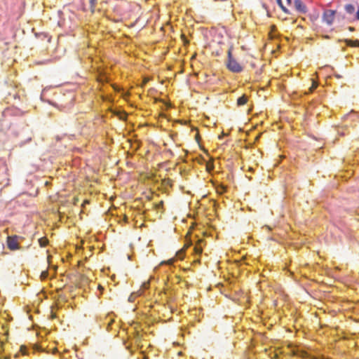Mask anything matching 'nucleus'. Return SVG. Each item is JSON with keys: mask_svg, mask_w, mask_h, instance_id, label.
Here are the masks:
<instances>
[{"mask_svg": "<svg viewBox=\"0 0 359 359\" xmlns=\"http://www.w3.org/2000/svg\"><path fill=\"white\" fill-rule=\"evenodd\" d=\"M344 9L348 14H353L355 11L354 5L351 4L345 5Z\"/></svg>", "mask_w": 359, "mask_h": 359, "instance_id": "f8f14e48", "label": "nucleus"}, {"mask_svg": "<svg viewBox=\"0 0 359 359\" xmlns=\"http://www.w3.org/2000/svg\"><path fill=\"white\" fill-rule=\"evenodd\" d=\"M336 76H337V78H340V77H341V76H340L339 75H338V74H337V75H336Z\"/></svg>", "mask_w": 359, "mask_h": 359, "instance_id": "7c9ffc66", "label": "nucleus"}, {"mask_svg": "<svg viewBox=\"0 0 359 359\" xmlns=\"http://www.w3.org/2000/svg\"><path fill=\"white\" fill-rule=\"evenodd\" d=\"M248 97L246 95H243L237 99L238 106H243L247 103Z\"/></svg>", "mask_w": 359, "mask_h": 359, "instance_id": "9d476101", "label": "nucleus"}, {"mask_svg": "<svg viewBox=\"0 0 359 359\" xmlns=\"http://www.w3.org/2000/svg\"><path fill=\"white\" fill-rule=\"evenodd\" d=\"M150 287V283L149 281L144 282L141 285V290H142V292L144 291L148 290Z\"/></svg>", "mask_w": 359, "mask_h": 359, "instance_id": "ddd939ff", "label": "nucleus"}, {"mask_svg": "<svg viewBox=\"0 0 359 359\" xmlns=\"http://www.w3.org/2000/svg\"><path fill=\"white\" fill-rule=\"evenodd\" d=\"M176 257L178 259H183L184 257V252L183 250L178 251L176 253Z\"/></svg>", "mask_w": 359, "mask_h": 359, "instance_id": "dca6fc26", "label": "nucleus"}, {"mask_svg": "<svg viewBox=\"0 0 359 359\" xmlns=\"http://www.w3.org/2000/svg\"><path fill=\"white\" fill-rule=\"evenodd\" d=\"M293 6L297 12L300 14H305L307 13V8L306 5L301 0H294Z\"/></svg>", "mask_w": 359, "mask_h": 359, "instance_id": "39448f33", "label": "nucleus"}, {"mask_svg": "<svg viewBox=\"0 0 359 359\" xmlns=\"http://www.w3.org/2000/svg\"><path fill=\"white\" fill-rule=\"evenodd\" d=\"M163 202H161V204L158 205V206L162 205Z\"/></svg>", "mask_w": 359, "mask_h": 359, "instance_id": "2f4dec72", "label": "nucleus"}, {"mask_svg": "<svg viewBox=\"0 0 359 359\" xmlns=\"http://www.w3.org/2000/svg\"><path fill=\"white\" fill-rule=\"evenodd\" d=\"M286 1L288 5H292V0H286Z\"/></svg>", "mask_w": 359, "mask_h": 359, "instance_id": "a878e982", "label": "nucleus"}, {"mask_svg": "<svg viewBox=\"0 0 359 359\" xmlns=\"http://www.w3.org/2000/svg\"><path fill=\"white\" fill-rule=\"evenodd\" d=\"M203 243V240L201 238H198L197 243L194 245V251L196 255H201L203 252V246L202 243Z\"/></svg>", "mask_w": 359, "mask_h": 359, "instance_id": "6e6552de", "label": "nucleus"}, {"mask_svg": "<svg viewBox=\"0 0 359 359\" xmlns=\"http://www.w3.org/2000/svg\"><path fill=\"white\" fill-rule=\"evenodd\" d=\"M182 40L184 44L189 43V41L185 36H182Z\"/></svg>", "mask_w": 359, "mask_h": 359, "instance_id": "412c9836", "label": "nucleus"}, {"mask_svg": "<svg viewBox=\"0 0 359 359\" xmlns=\"http://www.w3.org/2000/svg\"><path fill=\"white\" fill-rule=\"evenodd\" d=\"M109 110L112 113L114 116H117L119 120L123 121H126L128 114L124 110L119 111L112 109H109Z\"/></svg>", "mask_w": 359, "mask_h": 359, "instance_id": "423d86ee", "label": "nucleus"}, {"mask_svg": "<svg viewBox=\"0 0 359 359\" xmlns=\"http://www.w3.org/2000/svg\"><path fill=\"white\" fill-rule=\"evenodd\" d=\"M13 98H14L15 100H16V99H18V98H19V97H18V95L17 94H14V95H13Z\"/></svg>", "mask_w": 359, "mask_h": 359, "instance_id": "bb28decb", "label": "nucleus"}, {"mask_svg": "<svg viewBox=\"0 0 359 359\" xmlns=\"http://www.w3.org/2000/svg\"><path fill=\"white\" fill-rule=\"evenodd\" d=\"M135 297L136 294L135 293H132L128 297V301L130 302H133L135 299Z\"/></svg>", "mask_w": 359, "mask_h": 359, "instance_id": "6ab92c4d", "label": "nucleus"}, {"mask_svg": "<svg viewBox=\"0 0 359 359\" xmlns=\"http://www.w3.org/2000/svg\"><path fill=\"white\" fill-rule=\"evenodd\" d=\"M39 244L41 247H45L48 243V241L46 238H41L39 240Z\"/></svg>", "mask_w": 359, "mask_h": 359, "instance_id": "f3484780", "label": "nucleus"}, {"mask_svg": "<svg viewBox=\"0 0 359 359\" xmlns=\"http://www.w3.org/2000/svg\"><path fill=\"white\" fill-rule=\"evenodd\" d=\"M339 42H344L346 46L351 47H359V40H352L349 39H339Z\"/></svg>", "mask_w": 359, "mask_h": 359, "instance_id": "0eeeda50", "label": "nucleus"}, {"mask_svg": "<svg viewBox=\"0 0 359 359\" xmlns=\"http://www.w3.org/2000/svg\"><path fill=\"white\" fill-rule=\"evenodd\" d=\"M102 100L104 101H105V102H111V103L114 102L113 97H111V95H103L102 96Z\"/></svg>", "mask_w": 359, "mask_h": 359, "instance_id": "4468645a", "label": "nucleus"}, {"mask_svg": "<svg viewBox=\"0 0 359 359\" xmlns=\"http://www.w3.org/2000/svg\"><path fill=\"white\" fill-rule=\"evenodd\" d=\"M324 38H325V39H330V36H328V35H325V36H324Z\"/></svg>", "mask_w": 359, "mask_h": 359, "instance_id": "c85d7f7f", "label": "nucleus"}, {"mask_svg": "<svg viewBox=\"0 0 359 359\" xmlns=\"http://www.w3.org/2000/svg\"><path fill=\"white\" fill-rule=\"evenodd\" d=\"M336 11L334 10H325L323 13V18L329 25L333 23Z\"/></svg>", "mask_w": 359, "mask_h": 359, "instance_id": "20e7f679", "label": "nucleus"}, {"mask_svg": "<svg viewBox=\"0 0 359 359\" xmlns=\"http://www.w3.org/2000/svg\"><path fill=\"white\" fill-rule=\"evenodd\" d=\"M18 239V236H8L7 246L11 250H15L20 248Z\"/></svg>", "mask_w": 359, "mask_h": 359, "instance_id": "7ed1b4c3", "label": "nucleus"}, {"mask_svg": "<svg viewBox=\"0 0 359 359\" xmlns=\"http://www.w3.org/2000/svg\"><path fill=\"white\" fill-rule=\"evenodd\" d=\"M355 18L356 20H359V7L355 13Z\"/></svg>", "mask_w": 359, "mask_h": 359, "instance_id": "4be33fe9", "label": "nucleus"}, {"mask_svg": "<svg viewBox=\"0 0 359 359\" xmlns=\"http://www.w3.org/2000/svg\"><path fill=\"white\" fill-rule=\"evenodd\" d=\"M7 112H10L11 115L15 116H23L25 113V111H23L18 108H13L12 109L8 110Z\"/></svg>", "mask_w": 359, "mask_h": 359, "instance_id": "1a4fd4ad", "label": "nucleus"}, {"mask_svg": "<svg viewBox=\"0 0 359 359\" xmlns=\"http://www.w3.org/2000/svg\"><path fill=\"white\" fill-rule=\"evenodd\" d=\"M96 81L100 85L110 83L111 79L107 73L104 70H99L97 76Z\"/></svg>", "mask_w": 359, "mask_h": 359, "instance_id": "f03ea898", "label": "nucleus"}, {"mask_svg": "<svg viewBox=\"0 0 359 359\" xmlns=\"http://www.w3.org/2000/svg\"><path fill=\"white\" fill-rule=\"evenodd\" d=\"M318 87V83L315 81H313L312 86L309 89V93H312Z\"/></svg>", "mask_w": 359, "mask_h": 359, "instance_id": "2eb2a0df", "label": "nucleus"}, {"mask_svg": "<svg viewBox=\"0 0 359 359\" xmlns=\"http://www.w3.org/2000/svg\"><path fill=\"white\" fill-rule=\"evenodd\" d=\"M226 65L227 69L233 73H240L243 71V67L233 57L231 50H229L227 53Z\"/></svg>", "mask_w": 359, "mask_h": 359, "instance_id": "f257e3e1", "label": "nucleus"}, {"mask_svg": "<svg viewBox=\"0 0 359 359\" xmlns=\"http://www.w3.org/2000/svg\"><path fill=\"white\" fill-rule=\"evenodd\" d=\"M99 90H100V91H101V92H102V91H103V88H102V87H100V88H99Z\"/></svg>", "mask_w": 359, "mask_h": 359, "instance_id": "c756f323", "label": "nucleus"}, {"mask_svg": "<svg viewBox=\"0 0 359 359\" xmlns=\"http://www.w3.org/2000/svg\"><path fill=\"white\" fill-rule=\"evenodd\" d=\"M97 2V0H90V3L92 6H94Z\"/></svg>", "mask_w": 359, "mask_h": 359, "instance_id": "5701e85b", "label": "nucleus"}, {"mask_svg": "<svg viewBox=\"0 0 359 359\" xmlns=\"http://www.w3.org/2000/svg\"><path fill=\"white\" fill-rule=\"evenodd\" d=\"M31 140H32V138H31V137H29V138L27 140V142H29Z\"/></svg>", "mask_w": 359, "mask_h": 359, "instance_id": "cd10ccee", "label": "nucleus"}, {"mask_svg": "<svg viewBox=\"0 0 359 359\" xmlns=\"http://www.w3.org/2000/svg\"><path fill=\"white\" fill-rule=\"evenodd\" d=\"M111 323H112V322L108 323V325H107V330H108L111 329Z\"/></svg>", "mask_w": 359, "mask_h": 359, "instance_id": "b1692460", "label": "nucleus"}, {"mask_svg": "<svg viewBox=\"0 0 359 359\" xmlns=\"http://www.w3.org/2000/svg\"><path fill=\"white\" fill-rule=\"evenodd\" d=\"M277 4L279 6V7L281 8V10L287 15H292L291 11L287 9L283 4L282 0H276Z\"/></svg>", "mask_w": 359, "mask_h": 359, "instance_id": "9b49d317", "label": "nucleus"}, {"mask_svg": "<svg viewBox=\"0 0 359 359\" xmlns=\"http://www.w3.org/2000/svg\"><path fill=\"white\" fill-rule=\"evenodd\" d=\"M111 86L113 88L114 91L118 92L120 90V88L116 84L111 83Z\"/></svg>", "mask_w": 359, "mask_h": 359, "instance_id": "aec40b11", "label": "nucleus"}, {"mask_svg": "<svg viewBox=\"0 0 359 359\" xmlns=\"http://www.w3.org/2000/svg\"><path fill=\"white\" fill-rule=\"evenodd\" d=\"M48 277V272L46 271H42L41 273V278L42 279H46Z\"/></svg>", "mask_w": 359, "mask_h": 359, "instance_id": "a211bd4d", "label": "nucleus"}, {"mask_svg": "<svg viewBox=\"0 0 359 359\" xmlns=\"http://www.w3.org/2000/svg\"><path fill=\"white\" fill-rule=\"evenodd\" d=\"M348 30L351 31V32H353L355 31V27H348Z\"/></svg>", "mask_w": 359, "mask_h": 359, "instance_id": "393cba45", "label": "nucleus"}]
</instances>
